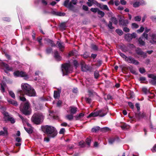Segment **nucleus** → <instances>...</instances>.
<instances>
[{"label": "nucleus", "instance_id": "79ce46f5", "mask_svg": "<svg viewBox=\"0 0 156 156\" xmlns=\"http://www.w3.org/2000/svg\"><path fill=\"white\" fill-rule=\"evenodd\" d=\"M144 29V28L143 27H141L139 29L137 30V32L138 33H142Z\"/></svg>", "mask_w": 156, "mask_h": 156}, {"label": "nucleus", "instance_id": "13d9d810", "mask_svg": "<svg viewBox=\"0 0 156 156\" xmlns=\"http://www.w3.org/2000/svg\"><path fill=\"white\" fill-rule=\"evenodd\" d=\"M129 106L132 109H133L134 108V105L133 103L131 102H129L128 103Z\"/></svg>", "mask_w": 156, "mask_h": 156}, {"label": "nucleus", "instance_id": "aec40b11", "mask_svg": "<svg viewBox=\"0 0 156 156\" xmlns=\"http://www.w3.org/2000/svg\"><path fill=\"white\" fill-rule=\"evenodd\" d=\"M151 40L150 42L151 43L153 44L156 43V35L154 34H152L150 35Z\"/></svg>", "mask_w": 156, "mask_h": 156}, {"label": "nucleus", "instance_id": "2f4dec72", "mask_svg": "<svg viewBox=\"0 0 156 156\" xmlns=\"http://www.w3.org/2000/svg\"><path fill=\"white\" fill-rule=\"evenodd\" d=\"M66 26L64 23H61L60 25V27L61 30H65Z\"/></svg>", "mask_w": 156, "mask_h": 156}, {"label": "nucleus", "instance_id": "a19ab883", "mask_svg": "<svg viewBox=\"0 0 156 156\" xmlns=\"http://www.w3.org/2000/svg\"><path fill=\"white\" fill-rule=\"evenodd\" d=\"M98 13L99 15H100L102 17L104 16L105 15L104 12L99 10L98 11Z\"/></svg>", "mask_w": 156, "mask_h": 156}, {"label": "nucleus", "instance_id": "69168bd1", "mask_svg": "<svg viewBox=\"0 0 156 156\" xmlns=\"http://www.w3.org/2000/svg\"><path fill=\"white\" fill-rule=\"evenodd\" d=\"M40 99L42 101H46L47 100V98L44 97H42L40 98Z\"/></svg>", "mask_w": 156, "mask_h": 156}, {"label": "nucleus", "instance_id": "7ed1b4c3", "mask_svg": "<svg viewBox=\"0 0 156 156\" xmlns=\"http://www.w3.org/2000/svg\"><path fill=\"white\" fill-rule=\"evenodd\" d=\"M44 116L41 113H35L32 118V120L35 123L38 124L42 122L44 119Z\"/></svg>", "mask_w": 156, "mask_h": 156}, {"label": "nucleus", "instance_id": "f3484780", "mask_svg": "<svg viewBox=\"0 0 156 156\" xmlns=\"http://www.w3.org/2000/svg\"><path fill=\"white\" fill-rule=\"evenodd\" d=\"M81 69L83 71L86 72L89 69V67L85 63L83 62L81 64Z\"/></svg>", "mask_w": 156, "mask_h": 156}, {"label": "nucleus", "instance_id": "f257e3e1", "mask_svg": "<svg viewBox=\"0 0 156 156\" xmlns=\"http://www.w3.org/2000/svg\"><path fill=\"white\" fill-rule=\"evenodd\" d=\"M42 131L46 133L48 136L50 138H54L57 134V132L56 129L52 126L46 125L42 127Z\"/></svg>", "mask_w": 156, "mask_h": 156}, {"label": "nucleus", "instance_id": "ea45409f", "mask_svg": "<svg viewBox=\"0 0 156 156\" xmlns=\"http://www.w3.org/2000/svg\"><path fill=\"white\" fill-rule=\"evenodd\" d=\"M52 49L51 48H48L46 49V52L47 54L51 53L52 51Z\"/></svg>", "mask_w": 156, "mask_h": 156}, {"label": "nucleus", "instance_id": "393cba45", "mask_svg": "<svg viewBox=\"0 0 156 156\" xmlns=\"http://www.w3.org/2000/svg\"><path fill=\"white\" fill-rule=\"evenodd\" d=\"M46 41L48 44L50 45L52 47H55V44L54 43V42L52 40L47 39L46 40Z\"/></svg>", "mask_w": 156, "mask_h": 156}, {"label": "nucleus", "instance_id": "6ab92c4d", "mask_svg": "<svg viewBox=\"0 0 156 156\" xmlns=\"http://www.w3.org/2000/svg\"><path fill=\"white\" fill-rule=\"evenodd\" d=\"M129 23L127 20H121L119 21V24L122 26H126Z\"/></svg>", "mask_w": 156, "mask_h": 156}, {"label": "nucleus", "instance_id": "052dcab7", "mask_svg": "<svg viewBox=\"0 0 156 156\" xmlns=\"http://www.w3.org/2000/svg\"><path fill=\"white\" fill-rule=\"evenodd\" d=\"M41 1L44 5H46L48 4V2L45 0H41Z\"/></svg>", "mask_w": 156, "mask_h": 156}, {"label": "nucleus", "instance_id": "f03ea898", "mask_svg": "<svg viewBox=\"0 0 156 156\" xmlns=\"http://www.w3.org/2000/svg\"><path fill=\"white\" fill-rule=\"evenodd\" d=\"M21 90L25 94L29 96H34L36 93L34 89H32L31 86L28 83H22L21 85Z\"/></svg>", "mask_w": 156, "mask_h": 156}, {"label": "nucleus", "instance_id": "423d86ee", "mask_svg": "<svg viewBox=\"0 0 156 156\" xmlns=\"http://www.w3.org/2000/svg\"><path fill=\"white\" fill-rule=\"evenodd\" d=\"M30 107L29 103L27 101L24 104L23 106H21L20 107V111L24 114L26 115H29L30 114V112L29 110Z\"/></svg>", "mask_w": 156, "mask_h": 156}, {"label": "nucleus", "instance_id": "b1692460", "mask_svg": "<svg viewBox=\"0 0 156 156\" xmlns=\"http://www.w3.org/2000/svg\"><path fill=\"white\" fill-rule=\"evenodd\" d=\"M8 101L9 103L15 106H17L18 105L17 102L16 101L10 99H8Z\"/></svg>", "mask_w": 156, "mask_h": 156}, {"label": "nucleus", "instance_id": "2eb2a0df", "mask_svg": "<svg viewBox=\"0 0 156 156\" xmlns=\"http://www.w3.org/2000/svg\"><path fill=\"white\" fill-rule=\"evenodd\" d=\"M136 52L137 54L141 55L144 58H145L147 56L146 53L144 52L140 48H137L136 50Z\"/></svg>", "mask_w": 156, "mask_h": 156}, {"label": "nucleus", "instance_id": "dca6fc26", "mask_svg": "<svg viewBox=\"0 0 156 156\" xmlns=\"http://www.w3.org/2000/svg\"><path fill=\"white\" fill-rule=\"evenodd\" d=\"M77 110V108L74 106H71L69 108V111L70 113L74 115L75 114Z\"/></svg>", "mask_w": 156, "mask_h": 156}, {"label": "nucleus", "instance_id": "cd10ccee", "mask_svg": "<svg viewBox=\"0 0 156 156\" xmlns=\"http://www.w3.org/2000/svg\"><path fill=\"white\" fill-rule=\"evenodd\" d=\"M84 114L83 113H81L78 115H77L75 116V118L76 120H78L80 119L81 118H83L84 116Z\"/></svg>", "mask_w": 156, "mask_h": 156}, {"label": "nucleus", "instance_id": "9b49d317", "mask_svg": "<svg viewBox=\"0 0 156 156\" xmlns=\"http://www.w3.org/2000/svg\"><path fill=\"white\" fill-rule=\"evenodd\" d=\"M126 61L129 63L133 64L135 65H138L139 64V62L138 61L136 60L131 56L128 57Z\"/></svg>", "mask_w": 156, "mask_h": 156}, {"label": "nucleus", "instance_id": "a211bd4d", "mask_svg": "<svg viewBox=\"0 0 156 156\" xmlns=\"http://www.w3.org/2000/svg\"><path fill=\"white\" fill-rule=\"evenodd\" d=\"M145 4V2L143 0H140L139 1L135 2L133 4V6L134 7H137L140 5H143Z\"/></svg>", "mask_w": 156, "mask_h": 156}, {"label": "nucleus", "instance_id": "c03bdc74", "mask_svg": "<svg viewBox=\"0 0 156 156\" xmlns=\"http://www.w3.org/2000/svg\"><path fill=\"white\" fill-rule=\"evenodd\" d=\"M85 143L83 141H82L79 143V145L81 147H83L85 146Z\"/></svg>", "mask_w": 156, "mask_h": 156}, {"label": "nucleus", "instance_id": "8fccbe9b", "mask_svg": "<svg viewBox=\"0 0 156 156\" xmlns=\"http://www.w3.org/2000/svg\"><path fill=\"white\" fill-rule=\"evenodd\" d=\"M77 52V51L76 50L73 51H72L70 52L69 54V55L70 56L71 55H75V54H76Z\"/></svg>", "mask_w": 156, "mask_h": 156}, {"label": "nucleus", "instance_id": "bf43d9fd", "mask_svg": "<svg viewBox=\"0 0 156 156\" xmlns=\"http://www.w3.org/2000/svg\"><path fill=\"white\" fill-rule=\"evenodd\" d=\"M91 48L92 49L95 50H97L98 48L97 46L94 44H92L91 45Z\"/></svg>", "mask_w": 156, "mask_h": 156}, {"label": "nucleus", "instance_id": "774afa93", "mask_svg": "<svg viewBox=\"0 0 156 156\" xmlns=\"http://www.w3.org/2000/svg\"><path fill=\"white\" fill-rule=\"evenodd\" d=\"M142 91L145 93H147L148 92V90L147 88L145 87H143L142 88Z\"/></svg>", "mask_w": 156, "mask_h": 156}, {"label": "nucleus", "instance_id": "e2e57ef3", "mask_svg": "<svg viewBox=\"0 0 156 156\" xmlns=\"http://www.w3.org/2000/svg\"><path fill=\"white\" fill-rule=\"evenodd\" d=\"M151 151L153 152H154L156 151V144H155L153 147Z\"/></svg>", "mask_w": 156, "mask_h": 156}, {"label": "nucleus", "instance_id": "7c9ffc66", "mask_svg": "<svg viewBox=\"0 0 156 156\" xmlns=\"http://www.w3.org/2000/svg\"><path fill=\"white\" fill-rule=\"evenodd\" d=\"M1 89L3 92H4L5 91L4 87L5 86V84L3 82H2L1 83Z\"/></svg>", "mask_w": 156, "mask_h": 156}, {"label": "nucleus", "instance_id": "4468645a", "mask_svg": "<svg viewBox=\"0 0 156 156\" xmlns=\"http://www.w3.org/2000/svg\"><path fill=\"white\" fill-rule=\"evenodd\" d=\"M18 95L20 99L22 101H26V99L24 97L22 96L23 95L25 94L23 93L22 90H18L17 92Z\"/></svg>", "mask_w": 156, "mask_h": 156}, {"label": "nucleus", "instance_id": "3c124183", "mask_svg": "<svg viewBox=\"0 0 156 156\" xmlns=\"http://www.w3.org/2000/svg\"><path fill=\"white\" fill-rule=\"evenodd\" d=\"M108 26L109 28L111 29H112L114 28V27L112 26V23L111 21L109 22Z\"/></svg>", "mask_w": 156, "mask_h": 156}, {"label": "nucleus", "instance_id": "4c0bfd02", "mask_svg": "<svg viewBox=\"0 0 156 156\" xmlns=\"http://www.w3.org/2000/svg\"><path fill=\"white\" fill-rule=\"evenodd\" d=\"M116 32L119 35H122L123 34V32L122 31L119 29H117L116 30Z\"/></svg>", "mask_w": 156, "mask_h": 156}, {"label": "nucleus", "instance_id": "412c9836", "mask_svg": "<svg viewBox=\"0 0 156 156\" xmlns=\"http://www.w3.org/2000/svg\"><path fill=\"white\" fill-rule=\"evenodd\" d=\"M3 129L4 131H0V136L2 135H7L8 133L7 128L5 127H4Z\"/></svg>", "mask_w": 156, "mask_h": 156}, {"label": "nucleus", "instance_id": "4d7b16f0", "mask_svg": "<svg viewBox=\"0 0 156 156\" xmlns=\"http://www.w3.org/2000/svg\"><path fill=\"white\" fill-rule=\"evenodd\" d=\"M121 127L123 129H127L128 128H127L128 126H127V125L125 124H124L122 126H121Z\"/></svg>", "mask_w": 156, "mask_h": 156}, {"label": "nucleus", "instance_id": "ddd939ff", "mask_svg": "<svg viewBox=\"0 0 156 156\" xmlns=\"http://www.w3.org/2000/svg\"><path fill=\"white\" fill-rule=\"evenodd\" d=\"M56 45L59 49L61 51H62L65 48V44L64 43L58 41L57 42Z\"/></svg>", "mask_w": 156, "mask_h": 156}, {"label": "nucleus", "instance_id": "c9c22d12", "mask_svg": "<svg viewBox=\"0 0 156 156\" xmlns=\"http://www.w3.org/2000/svg\"><path fill=\"white\" fill-rule=\"evenodd\" d=\"M26 131L29 134L31 133L32 132V130L30 128H27L25 127H24Z\"/></svg>", "mask_w": 156, "mask_h": 156}, {"label": "nucleus", "instance_id": "6e6d98bb", "mask_svg": "<svg viewBox=\"0 0 156 156\" xmlns=\"http://www.w3.org/2000/svg\"><path fill=\"white\" fill-rule=\"evenodd\" d=\"M123 30L126 32H128L129 31V29L127 27H125L123 29Z\"/></svg>", "mask_w": 156, "mask_h": 156}, {"label": "nucleus", "instance_id": "20e7f679", "mask_svg": "<svg viewBox=\"0 0 156 156\" xmlns=\"http://www.w3.org/2000/svg\"><path fill=\"white\" fill-rule=\"evenodd\" d=\"M72 69V66L69 63H66L62 65V70L64 75L71 73Z\"/></svg>", "mask_w": 156, "mask_h": 156}, {"label": "nucleus", "instance_id": "09e8293b", "mask_svg": "<svg viewBox=\"0 0 156 156\" xmlns=\"http://www.w3.org/2000/svg\"><path fill=\"white\" fill-rule=\"evenodd\" d=\"M90 10L94 12H98V11L99 10L97 8H92L90 9Z\"/></svg>", "mask_w": 156, "mask_h": 156}, {"label": "nucleus", "instance_id": "49530a36", "mask_svg": "<svg viewBox=\"0 0 156 156\" xmlns=\"http://www.w3.org/2000/svg\"><path fill=\"white\" fill-rule=\"evenodd\" d=\"M101 8L102 9L106 10L107 11H108L109 10V9L108 8L107 6L106 5H102Z\"/></svg>", "mask_w": 156, "mask_h": 156}, {"label": "nucleus", "instance_id": "bb28decb", "mask_svg": "<svg viewBox=\"0 0 156 156\" xmlns=\"http://www.w3.org/2000/svg\"><path fill=\"white\" fill-rule=\"evenodd\" d=\"M144 39L143 37H140L138 40L139 43L141 45H143L144 44Z\"/></svg>", "mask_w": 156, "mask_h": 156}, {"label": "nucleus", "instance_id": "0e129e2a", "mask_svg": "<svg viewBox=\"0 0 156 156\" xmlns=\"http://www.w3.org/2000/svg\"><path fill=\"white\" fill-rule=\"evenodd\" d=\"M143 36L147 40V34L146 33H144L143 34Z\"/></svg>", "mask_w": 156, "mask_h": 156}, {"label": "nucleus", "instance_id": "f8f14e48", "mask_svg": "<svg viewBox=\"0 0 156 156\" xmlns=\"http://www.w3.org/2000/svg\"><path fill=\"white\" fill-rule=\"evenodd\" d=\"M1 65L3 68V69H4L5 71H12V68L10 67L8 64L2 62L1 63Z\"/></svg>", "mask_w": 156, "mask_h": 156}, {"label": "nucleus", "instance_id": "a18cd8bd", "mask_svg": "<svg viewBox=\"0 0 156 156\" xmlns=\"http://www.w3.org/2000/svg\"><path fill=\"white\" fill-rule=\"evenodd\" d=\"M99 76V74L98 72V71H95L94 72V77L95 78H98Z\"/></svg>", "mask_w": 156, "mask_h": 156}, {"label": "nucleus", "instance_id": "39448f33", "mask_svg": "<svg viewBox=\"0 0 156 156\" xmlns=\"http://www.w3.org/2000/svg\"><path fill=\"white\" fill-rule=\"evenodd\" d=\"M77 0H66L64 3V5L70 9H73L74 8V5L76 4Z\"/></svg>", "mask_w": 156, "mask_h": 156}, {"label": "nucleus", "instance_id": "1a4fd4ad", "mask_svg": "<svg viewBox=\"0 0 156 156\" xmlns=\"http://www.w3.org/2000/svg\"><path fill=\"white\" fill-rule=\"evenodd\" d=\"M3 115L5 121H9L12 123H14L15 122L14 119L9 115L8 113L4 112H3Z\"/></svg>", "mask_w": 156, "mask_h": 156}, {"label": "nucleus", "instance_id": "338daca9", "mask_svg": "<svg viewBox=\"0 0 156 156\" xmlns=\"http://www.w3.org/2000/svg\"><path fill=\"white\" fill-rule=\"evenodd\" d=\"M65 131V129L64 128H62L60 129L59 131V133L61 134H63Z\"/></svg>", "mask_w": 156, "mask_h": 156}, {"label": "nucleus", "instance_id": "864d4df0", "mask_svg": "<svg viewBox=\"0 0 156 156\" xmlns=\"http://www.w3.org/2000/svg\"><path fill=\"white\" fill-rule=\"evenodd\" d=\"M82 8L83 10L86 11H87L88 10V8L86 5H83L82 6Z\"/></svg>", "mask_w": 156, "mask_h": 156}, {"label": "nucleus", "instance_id": "5fc2aeb1", "mask_svg": "<svg viewBox=\"0 0 156 156\" xmlns=\"http://www.w3.org/2000/svg\"><path fill=\"white\" fill-rule=\"evenodd\" d=\"M65 15V13H62L61 12H58L57 13V15L60 16H63Z\"/></svg>", "mask_w": 156, "mask_h": 156}, {"label": "nucleus", "instance_id": "603ef678", "mask_svg": "<svg viewBox=\"0 0 156 156\" xmlns=\"http://www.w3.org/2000/svg\"><path fill=\"white\" fill-rule=\"evenodd\" d=\"M150 18L153 21L156 23V16H151Z\"/></svg>", "mask_w": 156, "mask_h": 156}, {"label": "nucleus", "instance_id": "473e14b6", "mask_svg": "<svg viewBox=\"0 0 156 156\" xmlns=\"http://www.w3.org/2000/svg\"><path fill=\"white\" fill-rule=\"evenodd\" d=\"M111 20L115 24H117L118 23V20L115 17H112L111 18Z\"/></svg>", "mask_w": 156, "mask_h": 156}, {"label": "nucleus", "instance_id": "a878e982", "mask_svg": "<svg viewBox=\"0 0 156 156\" xmlns=\"http://www.w3.org/2000/svg\"><path fill=\"white\" fill-rule=\"evenodd\" d=\"M60 93L58 92L57 91H54V97L55 99H59Z\"/></svg>", "mask_w": 156, "mask_h": 156}, {"label": "nucleus", "instance_id": "58836bf2", "mask_svg": "<svg viewBox=\"0 0 156 156\" xmlns=\"http://www.w3.org/2000/svg\"><path fill=\"white\" fill-rule=\"evenodd\" d=\"M134 20L136 21H140L141 20V17L139 16H137L134 17Z\"/></svg>", "mask_w": 156, "mask_h": 156}, {"label": "nucleus", "instance_id": "5701e85b", "mask_svg": "<svg viewBox=\"0 0 156 156\" xmlns=\"http://www.w3.org/2000/svg\"><path fill=\"white\" fill-rule=\"evenodd\" d=\"M136 37V34L135 33H133L131 34H126L125 35V37L126 39H127L128 37H130V38L131 39L132 38H135Z\"/></svg>", "mask_w": 156, "mask_h": 156}, {"label": "nucleus", "instance_id": "4be33fe9", "mask_svg": "<svg viewBox=\"0 0 156 156\" xmlns=\"http://www.w3.org/2000/svg\"><path fill=\"white\" fill-rule=\"evenodd\" d=\"M54 57L58 61H60L62 59L61 57L59 55L58 52L57 51H56L54 53Z\"/></svg>", "mask_w": 156, "mask_h": 156}, {"label": "nucleus", "instance_id": "6e6552de", "mask_svg": "<svg viewBox=\"0 0 156 156\" xmlns=\"http://www.w3.org/2000/svg\"><path fill=\"white\" fill-rule=\"evenodd\" d=\"M14 75L16 77L20 76L24 77V78L25 79H27L29 78L28 76L25 73L23 72V71H16L14 73Z\"/></svg>", "mask_w": 156, "mask_h": 156}, {"label": "nucleus", "instance_id": "de8ad7c7", "mask_svg": "<svg viewBox=\"0 0 156 156\" xmlns=\"http://www.w3.org/2000/svg\"><path fill=\"white\" fill-rule=\"evenodd\" d=\"M120 55L123 58H124L125 60L126 61V59H127L128 57L126 56L124 54L122 53H119Z\"/></svg>", "mask_w": 156, "mask_h": 156}, {"label": "nucleus", "instance_id": "72a5a7b5", "mask_svg": "<svg viewBox=\"0 0 156 156\" xmlns=\"http://www.w3.org/2000/svg\"><path fill=\"white\" fill-rule=\"evenodd\" d=\"M100 129V127L99 126H97L96 127H94L92 129V131L93 132H97Z\"/></svg>", "mask_w": 156, "mask_h": 156}, {"label": "nucleus", "instance_id": "9d476101", "mask_svg": "<svg viewBox=\"0 0 156 156\" xmlns=\"http://www.w3.org/2000/svg\"><path fill=\"white\" fill-rule=\"evenodd\" d=\"M148 76L151 78L149 80V82L153 85H156V75L153 74H148Z\"/></svg>", "mask_w": 156, "mask_h": 156}, {"label": "nucleus", "instance_id": "c85d7f7f", "mask_svg": "<svg viewBox=\"0 0 156 156\" xmlns=\"http://www.w3.org/2000/svg\"><path fill=\"white\" fill-rule=\"evenodd\" d=\"M73 114H70V115H66V118L70 120L73 119Z\"/></svg>", "mask_w": 156, "mask_h": 156}, {"label": "nucleus", "instance_id": "680f3d73", "mask_svg": "<svg viewBox=\"0 0 156 156\" xmlns=\"http://www.w3.org/2000/svg\"><path fill=\"white\" fill-rule=\"evenodd\" d=\"M139 71L141 73H143L145 72V70L144 69L142 68H140L139 69Z\"/></svg>", "mask_w": 156, "mask_h": 156}, {"label": "nucleus", "instance_id": "f704fd0d", "mask_svg": "<svg viewBox=\"0 0 156 156\" xmlns=\"http://www.w3.org/2000/svg\"><path fill=\"white\" fill-rule=\"evenodd\" d=\"M9 94L13 98H15V95L14 93L12 91H9Z\"/></svg>", "mask_w": 156, "mask_h": 156}, {"label": "nucleus", "instance_id": "37998d69", "mask_svg": "<svg viewBox=\"0 0 156 156\" xmlns=\"http://www.w3.org/2000/svg\"><path fill=\"white\" fill-rule=\"evenodd\" d=\"M91 141V140L90 138H87L86 139V142L88 146H90Z\"/></svg>", "mask_w": 156, "mask_h": 156}, {"label": "nucleus", "instance_id": "e433bc0d", "mask_svg": "<svg viewBox=\"0 0 156 156\" xmlns=\"http://www.w3.org/2000/svg\"><path fill=\"white\" fill-rule=\"evenodd\" d=\"M139 27L138 24L136 23H133L132 24V28H137Z\"/></svg>", "mask_w": 156, "mask_h": 156}, {"label": "nucleus", "instance_id": "c756f323", "mask_svg": "<svg viewBox=\"0 0 156 156\" xmlns=\"http://www.w3.org/2000/svg\"><path fill=\"white\" fill-rule=\"evenodd\" d=\"M116 140V138H113L110 139L109 140V143L110 144H112L115 142Z\"/></svg>", "mask_w": 156, "mask_h": 156}, {"label": "nucleus", "instance_id": "0eeeda50", "mask_svg": "<svg viewBox=\"0 0 156 156\" xmlns=\"http://www.w3.org/2000/svg\"><path fill=\"white\" fill-rule=\"evenodd\" d=\"M105 113H104V110H101L98 112H92L87 117V118H89L91 117H95L99 116L100 117H103L105 115Z\"/></svg>", "mask_w": 156, "mask_h": 156}]
</instances>
